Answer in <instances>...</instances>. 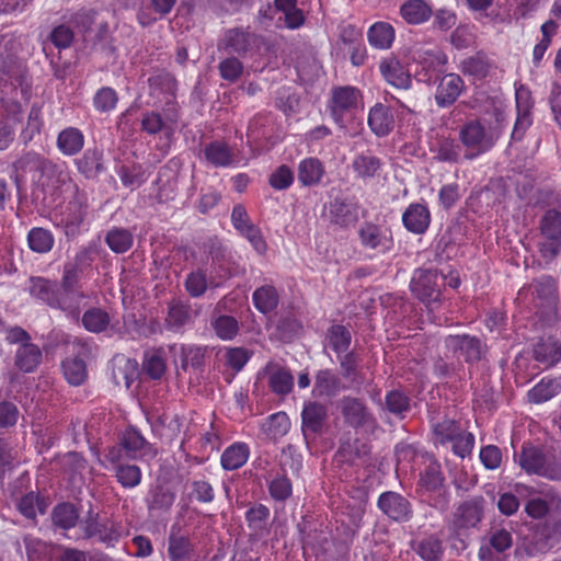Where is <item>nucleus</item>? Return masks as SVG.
Listing matches in <instances>:
<instances>
[{
	"label": "nucleus",
	"mask_w": 561,
	"mask_h": 561,
	"mask_svg": "<svg viewBox=\"0 0 561 561\" xmlns=\"http://www.w3.org/2000/svg\"><path fill=\"white\" fill-rule=\"evenodd\" d=\"M47 172L56 178L57 183L64 187L65 192L70 194V198L60 210L59 216L66 236L75 237L80 232L88 215V196L72 182L65 169L54 164L47 168Z\"/></svg>",
	"instance_id": "f257e3e1"
},
{
	"label": "nucleus",
	"mask_w": 561,
	"mask_h": 561,
	"mask_svg": "<svg viewBox=\"0 0 561 561\" xmlns=\"http://www.w3.org/2000/svg\"><path fill=\"white\" fill-rule=\"evenodd\" d=\"M518 300L529 304L548 322L558 320L560 301L557 279L550 275L535 278L518 291Z\"/></svg>",
	"instance_id": "f03ea898"
},
{
	"label": "nucleus",
	"mask_w": 561,
	"mask_h": 561,
	"mask_svg": "<svg viewBox=\"0 0 561 561\" xmlns=\"http://www.w3.org/2000/svg\"><path fill=\"white\" fill-rule=\"evenodd\" d=\"M502 133L496 128L485 127L480 121L471 119L459 128V140L465 149L463 157L472 160L490 151Z\"/></svg>",
	"instance_id": "7ed1b4c3"
},
{
	"label": "nucleus",
	"mask_w": 561,
	"mask_h": 561,
	"mask_svg": "<svg viewBox=\"0 0 561 561\" xmlns=\"http://www.w3.org/2000/svg\"><path fill=\"white\" fill-rule=\"evenodd\" d=\"M149 96L152 105H164L167 122L175 123L178 119L175 96L178 83L173 76L168 72H159L148 79Z\"/></svg>",
	"instance_id": "20e7f679"
},
{
	"label": "nucleus",
	"mask_w": 561,
	"mask_h": 561,
	"mask_svg": "<svg viewBox=\"0 0 561 561\" xmlns=\"http://www.w3.org/2000/svg\"><path fill=\"white\" fill-rule=\"evenodd\" d=\"M518 463L529 474L561 480V459H547L539 448L523 446Z\"/></svg>",
	"instance_id": "39448f33"
},
{
	"label": "nucleus",
	"mask_w": 561,
	"mask_h": 561,
	"mask_svg": "<svg viewBox=\"0 0 561 561\" xmlns=\"http://www.w3.org/2000/svg\"><path fill=\"white\" fill-rule=\"evenodd\" d=\"M442 286L444 277L434 270H416L410 283L412 294L431 308L440 301Z\"/></svg>",
	"instance_id": "423d86ee"
},
{
	"label": "nucleus",
	"mask_w": 561,
	"mask_h": 561,
	"mask_svg": "<svg viewBox=\"0 0 561 561\" xmlns=\"http://www.w3.org/2000/svg\"><path fill=\"white\" fill-rule=\"evenodd\" d=\"M363 107L362 92L351 85L332 90L329 108L335 123L343 125L344 117Z\"/></svg>",
	"instance_id": "0eeeda50"
},
{
	"label": "nucleus",
	"mask_w": 561,
	"mask_h": 561,
	"mask_svg": "<svg viewBox=\"0 0 561 561\" xmlns=\"http://www.w3.org/2000/svg\"><path fill=\"white\" fill-rule=\"evenodd\" d=\"M81 527L88 538L95 537L108 547H113L122 536L118 523L110 519L99 520L98 516L90 515Z\"/></svg>",
	"instance_id": "6e6552de"
},
{
	"label": "nucleus",
	"mask_w": 561,
	"mask_h": 561,
	"mask_svg": "<svg viewBox=\"0 0 561 561\" xmlns=\"http://www.w3.org/2000/svg\"><path fill=\"white\" fill-rule=\"evenodd\" d=\"M377 505L386 516L398 523L410 520L413 514L409 500L393 491L381 493Z\"/></svg>",
	"instance_id": "1a4fd4ad"
},
{
	"label": "nucleus",
	"mask_w": 561,
	"mask_h": 561,
	"mask_svg": "<svg viewBox=\"0 0 561 561\" xmlns=\"http://www.w3.org/2000/svg\"><path fill=\"white\" fill-rule=\"evenodd\" d=\"M462 78L454 72L440 76L437 79L435 91V103L438 107L445 108L453 105L465 90Z\"/></svg>",
	"instance_id": "9d476101"
},
{
	"label": "nucleus",
	"mask_w": 561,
	"mask_h": 561,
	"mask_svg": "<svg viewBox=\"0 0 561 561\" xmlns=\"http://www.w3.org/2000/svg\"><path fill=\"white\" fill-rule=\"evenodd\" d=\"M358 237L364 248L376 250L380 253H385L393 247L391 232L373 222H364L358 230Z\"/></svg>",
	"instance_id": "9b49d317"
},
{
	"label": "nucleus",
	"mask_w": 561,
	"mask_h": 561,
	"mask_svg": "<svg viewBox=\"0 0 561 561\" xmlns=\"http://www.w3.org/2000/svg\"><path fill=\"white\" fill-rule=\"evenodd\" d=\"M340 410L346 424L363 427L374 422V416L365 403L354 397H344L340 401Z\"/></svg>",
	"instance_id": "f8f14e48"
},
{
	"label": "nucleus",
	"mask_w": 561,
	"mask_h": 561,
	"mask_svg": "<svg viewBox=\"0 0 561 561\" xmlns=\"http://www.w3.org/2000/svg\"><path fill=\"white\" fill-rule=\"evenodd\" d=\"M482 497H472L462 502L454 514V526L457 529L476 527L483 516Z\"/></svg>",
	"instance_id": "ddd939ff"
},
{
	"label": "nucleus",
	"mask_w": 561,
	"mask_h": 561,
	"mask_svg": "<svg viewBox=\"0 0 561 561\" xmlns=\"http://www.w3.org/2000/svg\"><path fill=\"white\" fill-rule=\"evenodd\" d=\"M328 419V409L318 402H307L301 412V430L305 437L313 436L323 430Z\"/></svg>",
	"instance_id": "4468645a"
},
{
	"label": "nucleus",
	"mask_w": 561,
	"mask_h": 561,
	"mask_svg": "<svg viewBox=\"0 0 561 561\" xmlns=\"http://www.w3.org/2000/svg\"><path fill=\"white\" fill-rule=\"evenodd\" d=\"M121 446L126 456L133 459H142L145 457L153 458L157 455L151 444L134 427H129L123 433Z\"/></svg>",
	"instance_id": "2eb2a0df"
},
{
	"label": "nucleus",
	"mask_w": 561,
	"mask_h": 561,
	"mask_svg": "<svg viewBox=\"0 0 561 561\" xmlns=\"http://www.w3.org/2000/svg\"><path fill=\"white\" fill-rule=\"evenodd\" d=\"M59 287L60 284L56 280L42 276H32L27 282V291L30 296L53 309L57 304Z\"/></svg>",
	"instance_id": "dca6fc26"
},
{
	"label": "nucleus",
	"mask_w": 561,
	"mask_h": 561,
	"mask_svg": "<svg viewBox=\"0 0 561 561\" xmlns=\"http://www.w3.org/2000/svg\"><path fill=\"white\" fill-rule=\"evenodd\" d=\"M383 79L398 89H409L412 80L404 66L394 57L385 58L379 65Z\"/></svg>",
	"instance_id": "f3484780"
},
{
	"label": "nucleus",
	"mask_w": 561,
	"mask_h": 561,
	"mask_svg": "<svg viewBox=\"0 0 561 561\" xmlns=\"http://www.w3.org/2000/svg\"><path fill=\"white\" fill-rule=\"evenodd\" d=\"M402 222L405 229L412 233H424L431 224V214L424 204L414 203L402 214Z\"/></svg>",
	"instance_id": "a211bd4d"
},
{
	"label": "nucleus",
	"mask_w": 561,
	"mask_h": 561,
	"mask_svg": "<svg viewBox=\"0 0 561 561\" xmlns=\"http://www.w3.org/2000/svg\"><path fill=\"white\" fill-rule=\"evenodd\" d=\"M85 295L77 287L60 285L57 296V304L54 309H59L73 319H78Z\"/></svg>",
	"instance_id": "6ab92c4d"
},
{
	"label": "nucleus",
	"mask_w": 561,
	"mask_h": 561,
	"mask_svg": "<svg viewBox=\"0 0 561 561\" xmlns=\"http://www.w3.org/2000/svg\"><path fill=\"white\" fill-rule=\"evenodd\" d=\"M368 126L376 136H387L394 126V118L391 110L382 103H376L369 110Z\"/></svg>",
	"instance_id": "aec40b11"
},
{
	"label": "nucleus",
	"mask_w": 561,
	"mask_h": 561,
	"mask_svg": "<svg viewBox=\"0 0 561 561\" xmlns=\"http://www.w3.org/2000/svg\"><path fill=\"white\" fill-rule=\"evenodd\" d=\"M85 138L77 127H66L59 131L56 140L58 150L67 157L78 154L84 147Z\"/></svg>",
	"instance_id": "412c9836"
},
{
	"label": "nucleus",
	"mask_w": 561,
	"mask_h": 561,
	"mask_svg": "<svg viewBox=\"0 0 561 561\" xmlns=\"http://www.w3.org/2000/svg\"><path fill=\"white\" fill-rule=\"evenodd\" d=\"M331 221L340 227L347 228L358 220V206L354 203L335 198L330 204Z\"/></svg>",
	"instance_id": "4be33fe9"
},
{
	"label": "nucleus",
	"mask_w": 561,
	"mask_h": 561,
	"mask_svg": "<svg viewBox=\"0 0 561 561\" xmlns=\"http://www.w3.org/2000/svg\"><path fill=\"white\" fill-rule=\"evenodd\" d=\"M396 38L393 26L383 21L375 22L367 31V41L369 45L379 50L389 49Z\"/></svg>",
	"instance_id": "5701e85b"
},
{
	"label": "nucleus",
	"mask_w": 561,
	"mask_h": 561,
	"mask_svg": "<svg viewBox=\"0 0 561 561\" xmlns=\"http://www.w3.org/2000/svg\"><path fill=\"white\" fill-rule=\"evenodd\" d=\"M194 548L188 536L171 529L168 540V554L171 561H190Z\"/></svg>",
	"instance_id": "b1692460"
},
{
	"label": "nucleus",
	"mask_w": 561,
	"mask_h": 561,
	"mask_svg": "<svg viewBox=\"0 0 561 561\" xmlns=\"http://www.w3.org/2000/svg\"><path fill=\"white\" fill-rule=\"evenodd\" d=\"M77 170L87 179H94L105 170L103 164V152L98 148H90L75 160Z\"/></svg>",
	"instance_id": "393cba45"
},
{
	"label": "nucleus",
	"mask_w": 561,
	"mask_h": 561,
	"mask_svg": "<svg viewBox=\"0 0 561 561\" xmlns=\"http://www.w3.org/2000/svg\"><path fill=\"white\" fill-rule=\"evenodd\" d=\"M264 374L268 376V386L277 394H286L294 387V377L285 368L274 363H268L264 368Z\"/></svg>",
	"instance_id": "a878e982"
},
{
	"label": "nucleus",
	"mask_w": 561,
	"mask_h": 561,
	"mask_svg": "<svg viewBox=\"0 0 561 561\" xmlns=\"http://www.w3.org/2000/svg\"><path fill=\"white\" fill-rule=\"evenodd\" d=\"M432 14V7L425 0H408L400 7V15L409 24H422Z\"/></svg>",
	"instance_id": "bb28decb"
},
{
	"label": "nucleus",
	"mask_w": 561,
	"mask_h": 561,
	"mask_svg": "<svg viewBox=\"0 0 561 561\" xmlns=\"http://www.w3.org/2000/svg\"><path fill=\"white\" fill-rule=\"evenodd\" d=\"M205 160L215 168H228L233 162V151L224 141H211L204 148Z\"/></svg>",
	"instance_id": "cd10ccee"
},
{
	"label": "nucleus",
	"mask_w": 561,
	"mask_h": 561,
	"mask_svg": "<svg viewBox=\"0 0 561 561\" xmlns=\"http://www.w3.org/2000/svg\"><path fill=\"white\" fill-rule=\"evenodd\" d=\"M342 389L341 379L329 369L319 370L316 375L312 394L318 398L333 397Z\"/></svg>",
	"instance_id": "c85d7f7f"
},
{
	"label": "nucleus",
	"mask_w": 561,
	"mask_h": 561,
	"mask_svg": "<svg viewBox=\"0 0 561 561\" xmlns=\"http://www.w3.org/2000/svg\"><path fill=\"white\" fill-rule=\"evenodd\" d=\"M561 392L560 378H542L528 392V401L535 404L543 403Z\"/></svg>",
	"instance_id": "c756f323"
},
{
	"label": "nucleus",
	"mask_w": 561,
	"mask_h": 561,
	"mask_svg": "<svg viewBox=\"0 0 561 561\" xmlns=\"http://www.w3.org/2000/svg\"><path fill=\"white\" fill-rule=\"evenodd\" d=\"M250 448L245 443H233L228 446L220 457L221 466L225 470H237L248 461Z\"/></svg>",
	"instance_id": "7c9ffc66"
},
{
	"label": "nucleus",
	"mask_w": 561,
	"mask_h": 561,
	"mask_svg": "<svg viewBox=\"0 0 561 561\" xmlns=\"http://www.w3.org/2000/svg\"><path fill=\"white\" fill-rule=\"evenodd\" d=\"M324 167L317 158H305L298 164V181L302 186H313L320 183Z\"/></svg>",
	"instance_id": "2f4dec72"
},
{
	"label": "nucleus",
	"mask_w": 561,
	"mask_h": 561,
	"mask_svg": "<svg viewBox=\"0 0 561 561\" xmlns=\"http://www.w3.org/2000/svg\"><path fill=\"white\" fill-rule=\"evenodd\" d=\"M27 245L30 250L37 254L50 252L55 244V237L49 229L34 227L27 232Z\"/></svg>",
	"instance_id": "473e14b6"
},
{
	"label": "nucleus",
	"mask_w": 561,
	"mask_h": 561,
	"mask_svg": "<svg viewBox=\"0 0 561 561\" xmlns=\"http://www.w3.org/2000/svg\"><path fill=\"white\" fill-rule=\"evenodd\" d=\"M534 358L550 367L561 359V344L551 337L541 340L534 347Z\"/></svg>",
	"instance_id": "72a5a7b5"
},
{
	"label": "nucleus",
	"mask_w": 561,
	"mask_h": 561,
	"mask_svg": "<svg viewBox=\"0 0 561 561\" xmlns=\"http://www.w3.org/2000/svg\"><path fill=\"white\" fill-rule=\"evenodd\" d=\"M42 359L39 347L33 343H23L15 353V365L25 373L33 371Z\"/></svg>",
	"instance_id": "f704fd0d"
},
{
	"label": "nucleus",
	"mask_w": 561,
	"mask_h": 561,
	"mask_svg": "<svg viewBox=\"0 0 561 561\" xmlns=\"http://www.w3.org/2000/svg\"><path fill=\"white\" fill-rule=\"evenodd\" d=\"M492 67L489 58L478 53L474 56L468 57L461 61L460 70L463 75L471 76L474 79H483L490 72Z\"/></svg>",
	"instance_id": "c9c22d12"
},
{
	"label": "nucleus",
	"mask_w": 561,
	"mask_h": 561,
	"mask_svg": "<svg viewBox=\"0 0 561 561\" xmlns=\"http://www.w3.org/2000/svg\"><path fill=\"white\" fill-rule=\"evenodd\" d=\"M117 482L125 489H134L141 483L142 472L136 465L118 463L113 467Z\"/></svg>",
	"instance_id": "e433bc0d"
},
{
	"label": "nucleus",
	"mask_w": 561,
	"mask_h": 561,
	"mask_svg": "<svg viewBox=\"0 0 561 561\" xmlns=\"http://www.w3.org/2000/svg\"><path fill=\"white\" fill-rule=\"evenodd\" d=\"M62 371L66 380L72 386H80L85 381L88 376L85 363L78 357L64 360Z\"/></svg>",
	"instance_id": "4c0bfd02"
},
{
	"label": "nucleus",
	"mask_w": 561,
	"mask_h": 561,
	"mask_svg": "<svg viewBox=\"0 0 561 561\" xmlns=\"http://www.w3.org/2000/svg\"><path fill=\"white\" fill-rule=\"evenodd\" d=\"M106 244L115 253L127 252L134 243L133 234L124 228H112L106 233Z\"/></svg>",
	"instance_id": "58836bf2"
},
{
	"label": "nucleus",
	"mask_w": 561,
	"mask_h": 561,
	"mask_svg": "<svg viewBox=\"0 0 561 561\" xmlns=\"http://www.w3.org/2000/svg\"><path fill=\"white\" fill-rule=\"evenodd\" d=\"M170 351L173 353H180L181 355V367L187 369L190 366L199 367L203 364L204 352L198 346L193 345H170Z\"/></svg>",
	"instance_id": "ea45409f"
},
{
	"label": "nucleus",
	"mask_w": 561,
	"mask_h": 561,
	"mask_svg": "<svg viewBox=\"0 0 561 561\" xmlns=\"http://www.w3.org/2000/svg\"><path fill=\"white\" fill-rule=\"evenodd\" d=\"M380 167V160L370 154H359L352 162L354 172L363 179L374 178L377 175Z\"/></svg>",
	"instance_id": "a19ab883"
},
{
	"label": "nucleus",
	"mask_w": 561,
	"mask_h": 561,
	"mask_svg": "<svg viewBox=\"0 0 561 561\" xmlns=\"http://www.w3.org/2000/svg\"><path fill=\"white\" fill-rule=\"evenodd\" d=\"M434 152L438 161L456 163L460 158L461 144H457L451 138H442L437 141Z\"/></svg>",
	"instance_id": "79ce46f5"
},
{
	"label": "nucleus",
	"mask_w": 561,
	"mask_h": 561,
	"mask_svg": "<svg viewBox=\"0 0 561 561\" xmlns=\"http://www.w3.org/2000/svg\"><path fill=\"white\" fill-rule=\"evenodd\" d=\"M253 35L240 28H232L226 32L224 44L226 48L236 53H245L251 45Z\"/></svg>",
	"instance_id": "37998d69"
},
{
	"label": "nucleus",
	"mask_w": 561,
	"mask_h": 561,
	"mask_svg": "<svg viewBox=\"0 0 561 561\" xmlns=\"http://www.w3.org/2000/svg\"><path fill=\"white\" fill-rule=\"evenodd\" d=\"M289 427L290 421L285 412L272 414L263 424L265 433L273 439H277L286 435Z\"/></svg>",
	"instance_id": "c03bdc74"
},
{
	"label": "nucleus",
	"mask_w": 561,
	"mask_h": 561,
	"mask_svg": "<svg viewBox=\"0 0 561 561\" xmlns=\"http://www.w3.org/2000/svg\"><path fill=\"white\" fill-rule=\"evenodd\" d=\"M254 306L263 313L271 312L278 304V296L274 287L262 286L253 293Z\"/></svg>",
	"instance_id": "a18cd8bd"
},
{
	"label": "nucleus",
	"mask_w": 561,
	"mask_h": 561,
	"mask_svg": "<svg viewBox=\"0 0 561 561\" xmlns=\"http://www.w3.org/2000/svg\"><path fill=\"white\" fill-rule=\"evenodd\" d=\"M558 28L557 21L549 20L541 25L542 38L541 41L534 47L533 50V62L538 66L550 46L552 36L556 35Z\"/></svg>",
	"instance_id": "49530a36"
},
{
	"label": "nucleus",
	"mask_w": 561,
	"mask_h": 561,
	"mask_svg": "<svg viewBox=\"0 0 561 561\" xmlns=\"http://www.w3.org/2000/svg\"><path fill=\"white\" fill-rule=\"evenodd\" d=\"M110 323V316L100 308L87 310L82 316V324L90 332H102Z\"/></svg>",
	"instance_id": "de8ad7c7"
},
{
	"label": "nucleus",
	"mask_w": 561,
	"mask_h": 561,
	"mask_svg": "<svg viewBox=\"0 0 561 561\" xmlns=\"http://www.w3.org/2000/svg\"><path fill=\"white\" fill-rule=\"evenodd\" d=\"M415 550L424 561H438L443 554L442 542L435 536L420 540Z\"/></svg>",
	"instance_id": "09e8293b"
},
{
	"label": "nucleus",
	"mask_w": 561,
	"mask_h": 561,
	"mask_svg": "<svg viewBox=\"0 0 561 561\" xmlns=\"http://www.w3.org/2000/svg\"><path fill=\"white\" fill-rule=\"evenodd\" d=\"M539 229L542 236L561 238V206L557 209H548L543 214Z\"/></svg>",
	"instance_id": "8fccbe9b"
},
{
	"label": "nucleus",
	"mask_w": 561,
	"mask_h": 561,
	"mask_svg": "<svg viewBox=\"0 0 561 561\" xmlns=\"http://www.w3.org/2000/svg\"><path fill=\"white\" fill-rule=\"evenodd\" d=\"M351 340V333L345 327L335 324L329 329V345L335 353L340 354L346 352L347 348L350 347Z\"/></svg>",
	"instance_id": "3c124183"
},
{
	"label": "nucleus",
	"mask_w": 561,
	"mask_h": 561,
	"mask_svg": "<svg viewBox=\"0 0 561 561\" xmlns=\"http://www.w3.org/2000/svg\"><path fill=\"white\" fill-rule=\"evenodd\" d=\"M145 373L152 379H160L165 373V360L162 350L147 353L142 364Z\"/></svg>",
	"instance_id": "603ef678"
},
{
	"label": "nucleus",
	"mask_w": 561,
	"mask_h": 561,
	"mask_svg": "<svg viewBox=\"0 0 561 561\" xmlns=\"http://www.w3.org/2000/svg\"><path fill=\"white\" fill-rule=\"evenodd\" d=\"M53 520L56 526H59L62 529H69L76 525L78 514L73 505L62 503L54 508Z\"/></svg>",
	"instance_id": "864d4df0"
},
{
	"label": "nucleus",
	"mask_w": 561,
	"mask_h": 561,
	"mask_svg": "<svg viewBox=\"0 0 561 561\" xmlns=\"http://www.w3.org/2000/svg\"><path fill=\"white\" fill-rule=\"evenodd\" d=\"M211 325L221 340H232L239 331L238 321L230 316H219L211 322Z\"/></svg>",
	"instance_id": "5fc2aeb1"
},
{
	"label": "nucleus",
	"mask_w": 561,
	"mask_h": 561,
	"mask_svg": "<svg viewBox=\"0 0 561 561\" xmlns=\"http://www.w3.org/2000/svg\"><path fill=\"white\" fill-rule=\"evenodd\" d=\"M190 308L182 304H175L170 306L165 323L169 329L179 331L190 321Z\"/></svg>",
	"instance_id": "6e6d98bb"
},
{
	"label": "nucleus",
	"mask_w": 561,
	"mask_h": 561,
	"mask_svg": "<svg viewBox=\"0 0 561 561\" xmlns=\"http://www.w3.org/2000/svg\"><path fill=\"white\" fill-rule=\"evenodd\" d=\"M184 285L190 296L194 298L203 296L208 287V280L205 271L197 270L187 274Z\"/></svg>",
	"instance_id": "4d7b16f0"
},
{
	"label": "nucleus",
	"mask_w": 561,
	"mask_h": 561,
	"mask_svg": "<svg viewBox=\"0 0 561 561\" xmlns=\"http://www.w3.org/2000/svg\"><path fill=\"white\" fill-rule=\"evenodd\" d=\"M73 30L67 24L55 26L49 34V41L58 49L69 48L73 43Z\"/></svg>",
	"instance_id": "13d9d810"
},
{
	"label": "nucleus",
	"mask_w": 561,
	"mask_h": 561,
	"mask_svg": "<svg viewBox=\"0 0 561 561\" xmlns=\"http://www.w3.org/2000/svg\"><path fill=\"white\" fill-rule=\"evenodd\" d=\"M460 431V426L453 420H444L433 427L435 439L442 445L454 440Z\"/></svg>",
	"instance_id": "bf43d9fd"
},
{
	"label": "nucleus",
	"mask_w": 561,
	"mask_h": 561,
	"mask_svg": "<svg viewBox=\"0 0 561 561\" xmlns=\"http://www.w3.org/2000/svg\"><path fill=\"white\" fill-rule=\"evenodd\" d=\"M137 376V364L126 360L123 366H118L113 370V379L117 386L130 388Z\"/></svg>",
	"instance_id": "052dcab7"
},
{
	"label": "nucleus",
	"mask_w": 561,
	"mask_h": 561,
	"mask_svg": "<svg viewBox=\"0 0 561 561\" xmlns=\"http://www.w3.org/2000/svg\"><path fill=\"white\" fill-rule=\"evenodd\" d=\"M218 69L224 80L236 82L243 72V65L238 58L229 57L219 62Z\"/></svg>",
	"instance_id": "680f3d73"
},
{
	"label": "nucleus",
	"mask_w": 561,
	"mask_h": 561,
	"mask_svg": "<svg viewBox=\"0 0 561 561\" xmlns=\"http://www.w3.org/2000/svg\"><path fill=\"white\" fill-rule=\"evenodd\" d=\"M250 356L251 354L243 347H229L225 352L226 364L234 371H240Z\"/></svg>",
	"instance_id": "e2e57ef3"
},
{
	"label": "nucleus",
	"mask_w": 561,
	"mask_h": 561,
	"mask_svg": "<svg viewBox=\"0 0 561 561\" xmlns=\"http://www.w3.org/2000/svg\"><path fill=\"white\" fill-rule=\"evenodd\" d=\"M270 184L273 188L282 191L288 188L294 182V172L283 164L270 175Z\"/></svg>",
	"instance_id": "0e129e2a"
},
{
	"label": "nucleus",
	"mask_w": 561,
	"mask_h": 561,
	"mask_svg": "<svg viewBox=\"0 0 561 561\" xmlns=\"http://www.w3.org/2000/svg\"><path fill=\"white\" fill-rule=\"evenodd\" d=\"M444 478L439 468L435 465L427 467L420 477V484L427 491H436L443 484Z\"/></svg>",
	"instance_id": "69168bd1"
},
{
	"label": "nucleus",
	"mask_w": 561,
	"mask_h": 561,
	"mask_svg": "<svg viewBox=\"0 0 561 561\" xmlns=\"http://www.w3.org/2000/svg\"><path fill=\"white\" fill-rule=\"evenodd\" d=\"M94 106L100 112L112 111L117 103V94L111 88H102L93 99Z\"/></svg>",
	"instance_id": "338daca9"
},
{
	"label": "nucleus",
	"mask_w": 561,
	"mask_h": 561,
	"mask_svg": "<svg viewBox=\"0 0 561 561\" xmlns=\"http://www.w3.org/2000/svg\"><path fill=\"white\" fill-rule=\"evenodd\" d=\"M453 442V450L460 458L469 456L474 447V435L460 431Z\"/></svg>",
	"instance_id": "774afa93"
}]
</instances>
